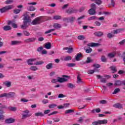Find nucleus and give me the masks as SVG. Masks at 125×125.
Listing matches in <instances>:
<instances>
[{"mask_svg": "<svg viewBox=\"0 0 125 125\" xmlns=\"http://www.w3.org/2000/svg\"><path fill=\"white\" fill-rule=\"evenodd\" d=\"M53 27L55 29H60V28H61V24L58 23H55L54 24Z\"/></svg>", "mask_w": 125, "mask_h": 125, "instance_id": "nucleus-27", "label": "nucleus"}, {"mask_svg": "<svg viewBox=\"0 0 125 125\" xmlns=\"http://www.w3.org/2000/svg\"><path fill=\"white\" fill-rule=\"evenodd\" d=\"M35 116H36V117H43L44 114L42 113V112H37L35 113Z\"/></svg>", "mask_w": 125, "mask_h": 125, "instance_id": "nucleus-36", "label": "nucleus"}, {"mask_svg": "<svg viewBox=\"0 0 125 125\" xmlns=\"http://www.w3.org/2000/svg\"><path fill=\"white\" fill-rule=\"evenodd\" d=\"M63 60L64 61H69L70 60H72V57H71L70 56L65 57H64Z\"/></svg>", "mask_w": 125, "mask_h": 125, "instance_id": "nucleus-33", "label": "nucleus"}, {"mask_svg": "<svg viewBox=\"0 0 125 125\" xmlns=\"http://www.w3.org/2000/svg\"><path fill=\"white\" fill-rule=\"evenodd\" d=\"M8 25H11L13 28L15 29L17 28V24L16 23H15L14 22L9 21L7 22Z\"/></svg>", "mask_w": 125, "mask_h": 125, "instance_id": "nucleus-12", "label": "nucleus"}, {"mask_svg": "<svg viewBox=\"0 0 125 125\" xmlns=\"http://www.w3.org/2000/svg\"><path fill=\"white\" fill-rule=\"evenodd\" d=\"M21 11V9H15L14 10V13H15V14H18V13H20V12Z\"/></svg>", "mask_w": 125, "mask_h": 125, "instance_id": "nucleus-43", "label": "nucleus"}, {"mask_svg": "<svg viewBox=\"0 0 125 125\" xmlns=\"http://www.w3.org/2000/svg\"><path fill=\"white\" fill-rule=\"evenodd\" d=\"M95 36H96L97 37H101L102 36H103V32H96L94 33Z\"/></svg>", "mask_w": 125, "mask_h": 125, "instance_id": "nucleus-28", "label": "nucleus"}, {"mask_svg": "<svg viewBox=\"0 0 125 125\" xmlns=\"http://www.w3.org/2000/svg\"><path fill=\"white\" fill-rule=\"evenodd\" d=\"M13 2V0H7L4 2L5 4H10V3H12Z\"/></svg>", "mask_w": 125, "mask_h": 125, "instance_id": "nucleus-44", "label": "nucleus"}, {"mask_svg": "<svg viewBox=\"0 0 125 125\" xmlns=\"http://www.w3.org/2000/svg\"><path fill=\"white\" fill-rule=\"evenodd\" d=\"M95 3L96 4H98V5H99L102 3V1L101 0H96L95 1Z\"/></svg>", "mask_w": 125, "mask_h": 125, "instance_id": "nucleus-54", "label": "nucleus"}, {"mask_svg": "<svg viewBox=\"0 0 125 125\" xmlns=\"http://www.w3.org/2000/svg\"><path fill=\"white\" fill-rule=\"evenodd\" d=\"M36 41V38H29L27 39H26L24 40V42H33Z\"/></svg>", "mask_w": 125, "mask_h": 125, "instance_id": "nucleus-13", "label": "nucleus"}, {"mask_svg": "<svg viewBox=\"0 0 125 125\" xmlns=\"http://www.w3.org/2000/svg\"><path fill=\"white\" fill-rule=\"evenodd\" d=\"M67 86L70 88H73V87H75V85L71 83L67 84Z\"/></svg>", "mask_w": 125, "mask_h": 125, "instance_id": "nucleus-52", "label": "nucleus"}, {"mask_svg": "<svg viewBox=\"0 0 125 125\" xmlns=\"http://www.w3.org/2000/svg\"><path fill=\"white\" fill-rule=\"evenodd\" d=\"M44 62L43 61H40L36 62L34 63V65H37V66H39L40 65H42V64H44Z\"/></svg>", "mask_w": 125, "mask_h": 125, "instance_id": "nucleus-31", "label": "nucleus"}, {"mask_svg": "<svg viewBox=\"0 0 125 125\" xmlns=\"http://www.w3.org/2000/svg\"><path fill=\"white\" fill-rule=\"evenodd\" d=\"M55 107H57V105L54 104H50L48 105V107L50 108V109H53V108H55Z\"/></svg>", "mask_w": 125, "mask_h": 125, "instance_id": "nucleus-38", "label": "nucleus"}, {"mask_svg": "<svg viewBox=\"0 0 125 125\" xmlns=\"http://www.w3.org/2000/svg\"><path fill=\"white\" fill-rule=\"evenodd\" d=\"M100 125H105V124H107L108 123V120H99Z\"/></svg>", "mask_w": 125, "mask_h": 125, "instance_id": "nucleus-29", "label": "nucleus"}, {"mask_svg": "<svg viewBox=\"0 0 125 125\" xmlns=\"http://www.w3.org/2000/svg\"><path fill=\"white\" fill-rule=\"evenodd\" d=\"M66 12L69 14H71L72 13H76L77 12V10L72 9H69L66 11Z\"/></svg>", "mask_w": 125, "mask_h": 125, "instance_id": "nucleus-22", "label": "nucleus"}, {"mask_svg": "<svg viewBox=\"0 0 125 125\" xmlns=\"http://www.w3.org/2000/svg\"><path fill=\"white\" fill-rule=\"evenodd\" d=\"M77 39H78V40H80V41H83L84 40V39H85V37H84L83 35H80L78 36Z\"/></svg>", "mask_w": 125, "mask_h": 125, "instance_id": "nucleus-42", "label": "nucleus"}, {"mask_svg": "<svg viewBox=\"0 0 125 125\" xmlns=\"http://www.w3.org/2000/svg\"><path fill=\"white\" fill-rule=\"evenodd\" d=\"M29 69L31 71H38V67L36 66H31Z\"/></svg>", "mask_w": 125, "mask_h": 125, "instance_id": "nucleus-35", "label": "nucleus"}, {"mask_svg": "<svg viewBox=\"0 0 125 125\" xmlns=\"http://www.w3.org/2000/svg\"><path fill=\"white\" fill-rule=\"evenodd\" d=\"M14 6H13V5H9L6 6L0 9V12L1 13H3V12H5L7 10H9L10 9H12Z\"/></svg>", "mask_w": 125, "mask_h": 125, "instance_id": "nucleus-3", "label": "nucleus"}, {"mask_svg": "<svg viewBox=\"0 0 125 125\" xmlns=\"http://www.w3.org/2000/svg\"><path fill=\"white\" fill-rule=\"evenodd\" d=\"M44 47L46 49H50V48H51V43H50V42L45 43Z\"/></svg>", "mask_w": 125, "mask_h": 125, "instance_id": "nucleus-21", "label": "nucleus"}, {"mask_svg": "<svg viewBox=\"0 0 125 125\" xmlns=\"http://www.w3.org/2000/svg\"><path fill=\"white\" fill-rule=\"evenodd\" d=\"M49 100L47 99H43L42 101V103H43V104H47V103H48Z\"/></svg>", "mask_w": 125, "mask_h": 125, "instance_id": "nucleus-53", "label": "nucleus"}, {"mask_svg": "<svg viewBox=\"0 0 125 125\" xmlns=\"http://www.w3.org/2000/svg\"><path fill=\"white\" fill-rule=\"evenodd\" d=\"M89 14H90V15H94V14L95 13V9L91 8L88 11Z\"/></svg>", "mask_w": 125, "mask_h": 125, "instance_id": "nucleus-26", "label": "nucleus"}, {"mask_svg": "<svg viewBox=\"0 0 125 125\" xmlns=\"http://www.w3.org/2000/svg\"><path fill=\"white\" fill-rule=\"evenodd\" d=\"M67 66H68V67H74V66H76V64L74 63H69L67 64Z\"/></svg>", "mask_w": 125, "mask_h": 125, "instance_id": "nucleus-51", "label": "nucleus"}, {"mask_svg": "<svg viewBox=\"0 0 125 125\" xmlns=\"http://www.w3.org/2000/svg\"><path fill=\"white\" fill-rule=\"evenodd\" d=\"M70 106V104L66 103L63 104V107L64 108H68Z\"/></svg>", "mask_w": 125, "mask_h": 125, "instance_id": "nucleus-59", "label": "nucleus"}, {"mask_svg": "<svg viewBox=\"0 0 125 125\" xmlns=\"http://www.w3.org/2000/svg\"><path fill=\"white\" fill-rule=\"evenodd\" d=\"M110 68L111 70L112 71L113 73H116V72H117V68L115 66H111Z\"/></svg>", "mask_w": 125, "mask_h": 125, "instance_id": "nucleus-45", "label": "nucleus"}, {"mask_svg": "<svg viewBox=\"0 0 125 125\" xmlns=\"http://www.w3.org/2000/svg\"><path fill=\"white\" fill-rule=\"evenodd\" d=\"M75 112V110L74 109H67L65 111V115L67 116V115H69L70 114H73Z\"/></svg>", "mask_w": 125, "mask_h": 125, "instance_id": "nucleus-15", "label": "nucleus"}, {"mask_svg": "<svg viewBox=\"0 0 125 125\" xmlns=\"http://www.w3.org/2000/svg\"><path fill=\"white\" fill-rule=\"evenodd\" d=\"M23 25H21L22 29H26L29 25L30 22H31V19L29 16H25L23 19Z\"/></svg>", "mask_w": 125, "mask_h": 125, "instance_id": "nucleus-1", "label": "nucleus"}, {"mask_svg": "<svg viewBox=\"0 0 125 125\" xmlns=\"http://www.w3.org/2000/svg\"><path fill=\"white\" fill-rule=\"evenodd\" d=\"M42 49H43V48L42 46L39 47L38 48V49H37V51H38V52H40L41 51H42Z\"/></svg>", "mask_w": 125, "mask_h": 125, "instance_id": "nucleus-63", "label": "nucleus"}, {"mask_svg": "<svg viewBox=\"0 0 125 125\" xmlns=\"http://www.w3.org/2000/svg\"><path fill=\"white\" fill-rule=\"evenodd\" d=\"M28 101L29 100L25 98H22L21 99V102H23V103H24L25 102H28Z\"/></svg>", "mask_w": 125, "mask_h": 125, "instance_id": "nucleus-57", "label": "nucleus"}, {"mask_svg": "<svg viewBox=\"0 0 125 125\" xmlns=\"http://www.w3.org/2000/svg\"><path fill=\"white\" fill-rule=\"evenodd\" d=\"M63 49L65 50H67L68 53H72V52H73V48L65 47Z\"/></svg>", "mask_w": 125, "mask_h": 125, "instance_id": "nucleus-25", "label": "nucleus"}, {"mask_svg": "<svg viewBox=\"0 0 125 125\" xmlns=\"http://www.w3.org/2000/svg\"><path fill=\"white\" fill-rule=\"evenodd\" d=\"M116 54H118V52L114 51L112 53L108 54V57H109V58H113V57H115V56H116Z\"/></svg>", "mask_w": 125, "mask_h": 125, "instance_id": "nucleus-16", "label": "nucleus"}, {"mask_svg": "<svg viewBox=\"0 0 125 125\" xmlns=\"http://www.w3.org/2000/svg\"><path fill=\"white\" fill-rule=\"evenodd\" d=\"M12 83L9 81H6L3 82V84L6 87H10Z\"/></svg>", "mask_w": 125, "mask_h": 125, "instance_id": "nucleus-9", "label": "nucleus"}, {"mask_svg": "<svg viewBox=\"0 0 125 125\" xmlns=\"http://www.w3.org/2000/svg\"><path fill=\"white\" fill-rule=\"evenodd\" d=\"M69 22H73V21H75V18L74 17H70L69 18Z\"/></svg>", "mask_w": 125, "mask_h": 125, "instance_id": "nucleus-64", "label": "nucleus"}, {"mask_svg": "<svg viewBox=\"0 0 125 125\" xmlns=\"http://www.w3.org/2000/svg\"><path fill=\"white\" fill-rule=\"evenodd\" d=\"M84 50H85L86 53H90L91 51H92V49L91 48H89L88 47H84Z\"/></svg>", "mask_w": 125, "mask_h": 125, "instance_id": "nucleus-23", "label": "nucleus"}, {"mask_svg": "<svg viewBox=\"0 0 125 125\" xmlns=\"http://www.w3.org/2000/svg\"><path fill=\"white\" fill-rule=\"evenodd\" d=\"M92 125H100L99 123V120L98 121H96V122H92Z\"/></svg>", "mask_w": 125, "mask_h": 125, "instance_id": "nucleus-62", "label": "nucleus"}, {"mask_svg": "<svg viewBox=\"0 0 125 125\" xmlns=\"http://www.w3.org/2000/svg\"><path fill=\"white\" fill-rule=\"evenodd\" d=\"M22 42L18 41H12L11 42V45H18V44H21Z\"/></svg>", "mask_w": 125, "mask_h": 125, "instance_id": "nucleus-10", "label": "nucleus"}, {"mask_svg": "<svg viewBox=\"0 0 125 125\" xmlns=\"http://www.w3.org/2000/svg\"><path fill=\"white\" fill-rule=\"evenodd\" d=\"M113 107L115 108H118V109H122V108H123V104L120 103H117L113 104Z\"/></svg>", "mask_w": 125, "mask_h": 125, "instance_id": "nucleus-18", "label": "nucleus"}, {"mask_svg": "<svg viewBox=\"0 0 125 125\" xmlns=\"http://www.w3.org/2000/svg\"><path fill=\"white\" fill-rule=\"evenodd\" d=\"M3 114H4V111H3L2 110H0V121L4 119V115H3Z\"/></svg>", "mask_w": 125, "mask_h": 125, "instance_id": "nucleus-24", "label": "nucleus"}, {"mask_svg": "<svg viewBox=\"0 0 125 125\" xmlns=\"http://www.w3.org/2000/svg\"><path fill=\"white\" fill-rule=\"evenodd\" d=\"M85 17V16L83 15L78 18V19H77L78 24H82L83 21H82L81 20H83V19H84Z\"/></svg>", "mask_w": 125, "mask_h": 125, "instance_id": "nucleus-19", "label": "nucleus"}, {"mask_svg": "<svg viewBox=\"0 0 125 125\" xmlns=\"http://www.w3.org/2000/svg\"><path fill=\"white\" fill-rule=\"evenodd\" d=\"M27 9L29 11H35V10H36V8L33 6H30L27 7Z\"/></svg>", "mask_w": 125, "mask_h": 125, "instance_id": "nucleus-30", "label": "nucleus"}, {"mask_svg": "<svg viewBox=\"0 0 125 125\" xmlns=\"http://www.w3.org/2000/svg\"><path fill=\"white\" fill-rule=\"evenodd\" d=\"M54 19L55 20H59L61 19V16H55L53 17Z\"/></svg>", "mask_w": 125, "mask_h": 125, "instance_id": "nucleus-50", "label": "nucleus"}, {"mask_svg": "<svg viewBox=\"0 0 125 125\" xmlns=\"http://www.w3.org/2000/svg\"><path fill=\"white\" fill-rule=\"evenodd\" d=\"M37 61V59L36 58H32L29 59L27 60V63L28 65H35V62Z\"/></svg>", "mask_w": 125, "mask_h": 125, "instance_id": "nucleus-7", "label": "nucleus"}, {"mask_svg": "<svg viewBox=\"0 0 125 125\" xmlns=\"http://www.w3.org/2000/svg\"><path fill=\"white\" fill-rule=\"evenodd\" d=\"M51 83H58V78L57 79H53L51 80Z\"/></svg>", "mask_w": 125, "mask_h": 125, "instance_id": "nucleus-56", "label": "nucleus"}, {"mask_svg": "<svg viewBox=\"0 0 125 125\" xmlns=\"http://www.w3.org/2000/svg\"><path fill=\"white\" fill-rule=\"evenodd\" d=\"M53 67V64L52 63H49L46 65L45 68L47 70H50V69H52Z\"/></svg>", "mask_w": 125, "mask_h": 125, "instance_id": "nucleus-20", "label": "nucleus"}, {"mask_svg": "<svg viewBox=\"0 0 125 125\" xmlns=\"http://www.w3.org/2000/svg\"><path fill=\"white\" fill-rule=\"evenodd\" d=\"M87 45L88 46H91L92 47L94 46H99L100 44L98 43L91 42V43H88Z\"/></svg>", "mask_w": 125, "mask_h": 125, "instance_id": "nucleus-17", "label": "nucleus"}, {"mask_svg": "<svg viewBox=\"0 0 125 125\" xmlns=\"http://www.w3.org/2000/svg\"><path fill=\"white\" fill-rule=\"evenodd\" d=\"M70 79V76H63V78H58V83H65V82H67L68 80Z\"/></svg>", "mask_w": 125, "mask_h": 125, "instance_id": "nucleus-4", "label": "nucleus"}, {"mask_svg": "<svg viewBox=\"0 0 125 125\" xmlns=\"http://www.w3.org/2000/svg\"><path fill=\"white\" fill-rule=\"evenodd\" d=\"M124 31L125 28H119L112 31L111 33L114 34V35H117V34H119V33H122V32H124Z\"/></svg>", "mask_w": 125, "mask_h": 125, "instance_id": "nucleus-8", "label": "nucleus"}, {"mask_svg": "<svg viewBox=\"0 0 125 125\" xmlns=\"http://www.w3.org/2000/svg\"><path fill=\"white\" fill-rule=\"evenodd\" d=\"M4 97H6V98H13L16 96V94L15 92H11L9 93H3Z\"/></svg>", "mask_w": 125, "mask_h": 125, "instance_id": "nucleus-2", "label": "nucleus"}, {"mask_svg": "<svg viewBox=\"0 0 125 125\" xmlns=\"http://www.w3.org/2000/svg\"><path fill=\"white\" fill-rule=\"evenodd\" d=\"M93 67H94V70L95 72H99L98 68H100V65L98 64H94Z\"/></svg>", "mask_w": 125, "mask_h": 125, "instance_id": "nucleus-14", "label": "nucleus"}, {"mask_svg": "<svg viewBox=\"0 0 125 125\" xmlns=\"http://www.w3.org/2000/svg\"><path fill=\"white\" fill-rule=\"evenodd\" d=\"M23 33L24 36H26V37H29V36H30V33L27 31H23Z\"/></svg>", "mask_w": 125, "mask_h": 125, "instance_id": "nucleus-47", "label": "nucleus"}, {"mask_svg": "<svg viewBox=\"0 0 125 125\" xmlns=\"http://www.w3.org/2000/svg\"><path fill=\"white\" fill-rule=\"evenodd\" d=\"M90 6L93 9H96V5L95 3H92Z\"/></svg>", "mask_w": 125, "mask_h": 125, "instance_id": "nucleus-55", "label": "nucleus"}, {"mask_svg": "<svg viewBox=\"0 0 125 125\" xmlns=\"http://www.w3.org/2000/svg\"><path fill=\"white\" fill-rule=\"evenodd\" d=\"M82 57V54H78L75 56V59L77 61H80V58Z\"/></svg>", "mask_w": 125, "mask_h": 125, "instance_id": "nucleus-37", "label": "nucleus"}, {"mask_svg": "<svg viewBox=\"0 0 125 125\" xmlns=\"http://www.w3.org/2000/svg\"><path fill=\"white\" fill-rule=\"evenodd\" d=\"M4 31H9V30H11V27L9 25H6L3 27Z\"/></svg>", "mask_w": 125, "mask_h": 125, "instance_id": "nucleus-32", "label": "nucleus"}, {"mask_svg": "<svg viewBox=\"0 0 125 125\" xmlns=\"http://www.w3.org/2000/svg\"><path fill=\"white\" fill-rule=\"evenodd\" d=\"M42 17H38L35 19L32 22V25H37L42 23Z\"/></svg>", "mask_w": 125, "mask_h": 125, "instance_id": "nucleus-5", "label": "nucleus"}, {"mask_svg": "<svg viewBox=\"0 0 125 125\" xmlns=\"http://www.w3.org/2000/svg\"><path fill=\"white\" fill-rule=\"evenodd\" d=\"M122 81H117L115 82L114 85L119 86V85H122Z\"/></svg>", "mask_w": 125, "mask_h": 125, "instance_id": "nucleus-40", "label": "nucleus"}, {"mask_svg": "<svg viewBox=\"0 0 125 125\" xmlns=\"http://www.w3.org/2000/svg\"><path fill=\"white\" fill-rule=\"evenodd\" d=\"M101 60L102 61V62H106L107 59H106V57H105V56H103L101 58Z\"/></svg>", "mask_w": 125, "mask_h": 125, "instance_id": "nucleus-49", "label": "nucleus"}, {"mask_svg": "<svg viewBox=\"0 0 125 125\" xmlns=\"http://www.w3.org/2000/svg\"><path fill=\"white\" fill-rule=\"evenodd\" d=\"M22 119H24L28 118V117H30L31 115L29 114V110H26L22 111Z\"/></svg>", "mask_w": 125, "mask_h": 125, "instance_id": "nucleus-6", "label": "nucleus"}, {"mask_svg": "<svg viewBox=\"0 0 125 125\" xmlns=\"http://www.w3.org/2000/svg\"><path fill=\"white\" fill-rule=\"evenodd\" d=\"M15 122V119L13 118H9L5 121L6 124H12Z\"/></svg>", "mask_w": 125, "mask_h": 125, "instance_id": "nucleus-11", "label": "nucleus"}, {"mask_svg": "<svg viewBox=\"0 0 125 125\" xmlns=\"http://www.w3.org/2000/svg\"><path fill=\"white\" fill-rule=\"evenodd\" d=\"M83 83L80 77V75H78L77 77V83Z\"/></svg>", "mask_w": 125, "mask_h": 125, "instance_id": "nucleus-34", "label": "nucleus"}, {"mask_svg": "<svg viewBox=\"0 0 125 125\" xmlns=\"http://www.w3.org/2000/svg\"><path fill=\"white\" fill-rule=\"evenodd\" d=\"M94 72H95L94 71V70H89L88 71H87V73L89 74H94Z\"/></svg>", "mask_w": 125, "mask_h": 125, "instance_id": "nucleus-58", "label": "nucleus"}, {"mask_svg": "<svg viewBox=\"0 0 125 125\" xmlns=\"http://www.w3.org/2000/svg\"><path fill=\"white\" fill-rule=\"evenodd\" d=\"M114 37V35L112 34L111 33H108L107 34V38H109V39H111Z\"/></svg>", "mask_w": 125, "mask_h": 125, "instance_id": "nucleus-61", "label": "nucleus"}, {"mask_svg": "<svg viewBox=\"0 0 125 125\" xmlns=\"http://www.w3.org/2000/svg\"><path fill=\"white\" fill-rule=\"evenodd\" d=\"M63 20L64 22H66V23H69V18H64Z\"/></svg>", "mask_w": 125, "mask_h": 125, "instance_id": "nucleus-60", "label": "nucleus"}, {"mask_svg": "<svg viewBox=\"0 0 125 125\" xmlns=\"http://www.w3.org/2000/svg\"><path fill=\"white\" fill-rule=\"evenodd\" d=\"M120 88H116L114 92L112 93L113 94H117V93H118V92H120Z\"/></svg>", "mask_w": 125, "mask_h": 125, "instance_id": "nucleus-46", "label": "nucleus"}, {"mask_svg": "<svg viewBox=\"0 0 125 125\" xmlns=\"http://www.w3.org/2000/svg\"><path fill=\"white\" fill-rule=\"evenodd\" d=\"M10 111H12L13 112H16L17 111V107H9Z\"/></svg>", "mask_w": 125, "mask_h": 125, "instance_id": "nucleus-39", "label": "nucleus"}, {"mask_svg": "<svg viewBox=\"0 0 125 125\" xmlns=\"http://www.w3.org/2000/svg\"><path fill=\"white\" fill-rule=\"evenodd\" d=\"M101 111L100 108H97L91 111L92 113H95V112L96 113H100Z\"/></svg>", "mask_w": 125, "mask_h": 125, "instance_id": "nucleus-41", "label": "nucleus"}, {"mask_svg": "<svg viewBox=\"0 0 125 125\" xmlns=\"http://www.w3.org/2000/svg\"><path fill=\"white\" fill-rule=\"evenodd\" d=\"M106 85L109 88H112V87H113V83H106Z\"/></svg>", "mask_w": 125, "mask_h": 125, "instance_id": "nucleus-48", "label": "nucleus"}]
</instances>
